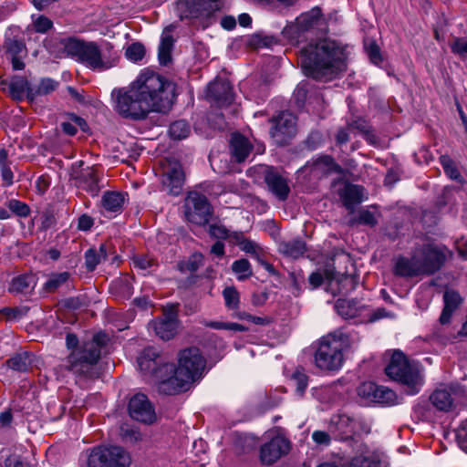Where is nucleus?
Returning a JSON list of instances; mask_svg holds the SVG:
<instances>
[{"mask_svg":"<svg viewBox=\"0 0 467 467\" xmlns=\"http://www.w3.org/2000/svg\"><path fill=\"white\" fill-rule=\"evenodd\" d=\"M223 296L225 301V306L228 309L236 310L240 303V296L238 291L234 286H228L223 289Z\"/></svg>","mask_w":467,"mask_h":467,"instance_id":"obj_51","label":"nucleus"},{"mask_svg":"<svg viewBox=\"0 0 467 467\" xmlns=\"http://www.w3.org/2000/svg\"><path fill=\"white\" fill-rule=\"evenodd\" d=\"M252 149L253 146L247 138L239 133L232 135L230 150L237 162L244 161L249 156Z\"/></svg>","mask_w":467,"mask_h":467,"instance_id":"obj_29","label":"nucleus"},{"mask_svg":"<svg viewBox=\"0 0 467 467\" xmlns=\"http://www.w3.org/2000/svg\"><path fill=\"white\" fill-rule=\"evenodd\" d=\"M365 313L363 323H373L383 318L394 317V314L384 307L372 310L367 306V311Z\"/></svg>","mask_w":467,"mask_h":467,"instance_id":"obj_47","label":"nucleus"},{"mask_svg":"<svg viewBox=\"0 0 467 467\" xmlns=\"http://www.w3.org/2000/svg\"><path fill=\"white\" fill-rule=\"evenodd\" d=\"M348 129L357 130L364 134L365 139L370 144H377L378 137L376 136L374 130L368 125L366 119H357L348 123Z\"/></svg>","mask_w":467,"mask_h":467,"instance_id":"obj_39","label":"nucleus"},{"mask_svg":"<svg viewBox=\"0 0 467 467\" xmlns=\"http://www.w3.org/2000/svg\"><path fill=\"white\" fill-rule=\"evenodd\" d=\"M314 169L324 175L332 173L342 174L343 169L338 165L335 160L329 155L319 157L314 161Z\"/></svg>","mask_w":467,"mask_h":467,"instance_id":"obj_33","label":"nucleus"},{"mask_svg":"<svg viewBox=\"0 0 467 467\" xmlns=\"http://www.w3.org/2000/svg\"><path fill=\"white\" fill-rule=\"evenodd\" d=\"M66 54L75 60L86 65L93 70L103 71L114 67L118 61V55L113 52L111 44H107L109 55L102 53L96 42L85 41L76 37H67L61 40Z\"/></svg>","mask_w":467,"mask_h":467,"instance_id":"obj_4","label":"nucleus"},{"mask_svg":"<svg viewBox=\"0 0 467 467\" xmlns=\"http://www.w3.org/2000/svg\"><path fill=\"white\" fill-rule=\"evenodd\" d=\"M463 389L459 385L439 388L430 396L432 405L439 410L449 411L453 406V396L462 395Z\"/></svg>","mask_w":467,"mask_h":467,"instance_id":"obj_21","label":"nucleus"},{"mask_svg":"<svg viewBox=\"0 0 467 467\" xmlns=\"http://www.w3.org/2000/svg\"><path fill=\"white\" fill-rule=\"evenodd\" d=\"M162 374L159 375L158 390L166 395H175L189 389L192 383L190 378L179 374V369L173 364L162 365Z\"/></svg>","mask_w":467,"mask_h":467,"instance_id":"obj_9","label":"nucleus"},{"mask_svg":"<svg viewBox=\"0 0 467 467\" xmlns=\"http://www.w3.org/2000/svg\"><path fill=\"white\" fill-rule=\"evenodd\" d=\"M444 307L439 321L441 325H447L451 321L452 314L460 307L462 298L460 294L452 289H447L443 294Z\"/></svg>","mask_w":467,"mask_h":467,"instance_id":"obj_28","label":"nucleus"},{"mask_svg":"<svg viewBox=\"0 0 467 467\" xmlns=\"http://www.w3.org/2000/svg\"><path fill=\"white\" fill-rule=\"evenodd\" d=\"M211 236L217 239H226L230 236L228 229L220 224H211L209 227Z\"/></svg>","mask_w":467,"mask_h":467,"instance_id":"obj_59","label":"nucleus"},{"mask_svg":"<svg viewBox=\"0 0 467 467\" xmlns=\"http://www.w3.org/2000/svg\"><path fill=\"white\" fill-rule=\"evenodd\" d=\"M11 162L8 161L7 150L0 149V171L4 184L10 186L13 183L14 174L10 168Z\"/></svg>","mask_w":467,"mask_h":467,"instance_id":"obj_43","label":"nucleus"},{"mask_svg":"<svg viewBox=\"0 0 467 467\" xmlns=\"http://www.w3.org/2000/svg\"><path fill=\"white\" fill-rule=\"evenodd\" d=\"M220 0H178L177 12L181 20L209 16L220 6Z\"/></svg>","mask_w":467,"mask_h":467,"instance_id":"obj_12","label":"nucleus"},{"mask_svg":"<svg viewBox=\"0 0 467 467\" xmlns=\"http://www.w3.org/2000/svg\"><path fill=\"white\" fill-rule=\"evenodd\" d=\"M451 256L452 253L443 244H424L415 250L410 258V276L432 275L439 271Z\"/></svg>","mask_w":467,"mask_h":467,"instance_id":"obj_6","label":"nucleus"},{"mask_svg":"<svg viewBox=\"0 0 467 467\" xmlns=\"http://www.w3.org/2000/svg\"><path fill=\"white\" fill-rule=\"evenodd\" d=\"M326 278L330 280V285H332L335 282V279L330 277V274L326 272L325 273ZM337 284L340 285L341 287H338L337 293L338 294H347L352 290L355 289L356 283L353 277L348 275L341 276L340 278L336 280Z\"/></svg>","mask_w":467,"mask_h":467,"instance_id":"obj_49","label":"nucleus"},{"mask_svg":"<svg viewBox=\"0 0 467 467\" xmlns=\"http://www.w3.org/2000/svg\"><path fill=\"white\" fill-rule=\"evenodd\" d=\"M264 181L267 189L280 201H285L290 193L288 181L277 168L267 166L264 171Z\"/></svg>","mask_w":467,"mask_h":467,"instance_id":"obj_18","label":"nucleus"},{"mask_svg":"<svg viewBox=\"0 0 467 467\" xmlns=\"http://www.w3.org/2000/svg\"><path fill=\"white\" fill-rule=\"evenodd\" d=\"M357 393L366 402L390 403L395 399V393L391 389L369 381L361 383Z\"/></svg>","mask_w":467,"mask_h":467,"instance_id":"obj_19","label":"nucleus"},{"mask_svg":"<svg viewBox=\"0 0 467 467\" xmlns=\"http://www.w3.org/2000/svg\"><path fill=\"white\" fill-rule=\"evenodd\" d=\"M52 26H53L52 21L44 16H40L34 22L35 29L38 33H46L52 27Z\"/></svg>","mask_w":467,"mask_h":467,"instance_id":"obj_61","label":"nucleus"},{"mask_svg":"<svg viewBox=\"0 0 467 467\" xmlns=\"http://www.w3.org/2000/svg\"><path fill=\"white\" fill-rule=\"evenodd\" d=\"M290 451V441L283 436H275L261 447L260 458L264 464H273Z\"/></svg>","mask_w":467,"mask_h":467,"instance_id":"obj_20","label":"nucleus"},{"mask_svg":"<svg viewBox=\"0 0 467 467\" xmlns=\"http://www.w3.org/2000/svg\"><path fill=\"white\" fill-rule=\"evenodd\" d=\"M76 184L78 188L88 192L95 197L99 194L100 187L99 185V178L97 170L94 167H87L74 177Z\"/></svg>","mask_w":467,"mask_h":467,"instance_id":"obj_26","label":"nucleus"},{"mask_svg":"<svg viewBox=\"0 0 467 467\" xmlns=\"http://www.w3.org/2000/svg\"><path fill=\"white\" fill-rule=\"evenodd\" d=\"M335 308L338 315L342 317L348 318H359V322L363 323L367 306L361 304L359 301L354 299H342L339 298L335 304Z\"/></svg>","mask_w":467,"mask_h":467,"instance_id":"obj_25","label":"nucleus"},{"mask_svg":"<svg viewBox=\"0 0 467 467\" xmlns=\"http://www.w3.org/2000/svg\"><path fill=\"white\" fill-rule=\"evenodd\" d=\"M36 278L31 274H24L12 279L8 291L13 294H30L36 286Z\"/></svg>","mask_w":467,"mask_h":467,"instance_id":"obj_30","label":"nucleus"},{"mask_svg":"<svg viewBox=\"0 0 467 467\" xmlns=\"http://www.w3.org/2000/svg\"><path fill=\"white\" fill-rule=\"evenodd\" d=\"M205 366L206 360L197 348H185L179 354V374L189 377L191 383L202 377Z\"/></svg>","mask_w":467,"mask_h":467,"instance_id":"obj_10","label":"nucleus"},{"mask_svg":"<svg viewBox=\"0 0 467 467\" xmlns=\"http://www.w3.org/2000/svg\"><path fill=\"white\" fill-rule=\"evenodd\" d=\"M6 53L11 57H24L26 47L24 41L16 38H8L5 43Z\"/></svg>","mask_w":467,"mask_h":467,"instance_id":"obj_48","label":"nucleus"},{"mask_svg":"<svg viewBox=\"0 0 467 467\" xmlns=\"http://www.w3.org/2000/svg\"><path fill=\"white\" fill-rule=\"evenodd\" d=\"M57 85V82L51 78H43L37 88H32L28 90V99L33 101L37 96L47 95L54 91Z\"/></svg>","mask_w":467,"mask_h":467,"instance_id":"obj_41","label":"nucleus"},{"mask_svg":"<svg viewBox=\"0 0 467 467\" xmlns=\"http://www.w3.org/2000/svg\"><path fill=\"white\" fill-rule=\"evenodd\" d=\"M107 258L106 247L101 244L99 250L88 249L85 253V265L88 271H93L96 266Z\"/></svg>","mask_w":467,"mask_h":467,"instance_id":"obj_40","label":"nucleus"},{"mask_svg":"<svg viewBox=\"0 0 467 467\" xmlns=\"http://www.w3.org/2000/svg\"><path fill=\"white\" fill-rule=\"evenodd\" d=\"M440 163L443 168L446 175L449 176L451 180L458 182H463V178L459 171L455 162L448 155H441L440 157Z\"/></svg>","mask_w":467,"mask_h":467,"instance_id":"obj_44","label":"nucleus"},{"mask_svg":"<svg viewBox=\"0 0 467 467\" xmlns=\"http://www.w3.org/2000/svg\"><path fill=\"white\" fill-rule=\"evenodd\" d=\"M206 96L209 100L215 103L218 107L229 106L234 100L232 86L229 81L224 79H215L210 83L207 88Z\"/></svg>","mask_w":467,"mask_h":467,"instance_id":"obj_22","label":"nucleus"},{"mask_svg":"<svg viewBox=\"0 0 467 467\" xmlns=\"http://www.w3.org/2000/svg\"><path fill=\"white\" fill-rule=\"evenodd\" d=\"M291 379L296 387V391L302 396L307 387L308 377L302 370L296 369L292 374Z\"/></svg>","mask_w":467,"mask_h":467,"instance_id":"obj_57","label":"nucleus"},{"mask_svg":"<svg viewBox=\"0 0 467 467\" xmlns=\"http://www.w3.org/2000/svg\"><path fill=\"white\" fill-rule=\"evenodd\" d=\"M169 132L172 139L180 140L189 136L191 128L185 120L180 119L171 124Z\"/></svg>","mask_w":467,"mask_h":467,"instance_id":"obj_46","label":"nucleus"},{"mask_svg":"<svg viewBox=\"0 0 467 467\" xmlns=\"http://www.w3.org/2000/svg\"><path fill=\"white\" fill-rule=\"evenodd\" d=\"M350 467H379V464L368 457L358 456L351 461Z\"/></svg>","mask_w":467,"mask_h":467,"instance_id":"obj_62","label":"nucleus"},{"mask_svg":"<svg viewBox=\"0 0 467 467\" xmlns=\"http://www.w3.org/2000/svg\"><path fill=\"white\" fill-rule=\"evenodd\" d=\"M272 138L278 145H285L296 133V118L290 112H281L273 119Z\"/></svg>","mask_w":467,"mask_h":467,"instance_id":"obj_14","label":"nucleus"},{"mask_svg":"<svg viewBox=\"0 0 467 467\" xmlns=\"http://www.w3.org/2000/svg\"><path fill=\"white\" fill-rule=\"evenodd\" d=\"M301 67L307 77L329 80L347 69V55L341 43L323 38L300 50Z\"/></svg>","mask_w":467,"mask_h":467,"instance_id":"obj_1","label":"nucleus"},{"mask_svg":"<svg viewBox=\"0 0 467 467\" xmlns=\"http://www.w3.org/2000/svg\"><path fill=\"white\" fill-rule=\"evenodd\" d=\"M356 223L373 227L378 223V220L373 212L368 209H361L358 211V217L350 221L351 224Z\"/></svg>","mask_w":467,"mask_h":467,"instance_id":"obj_54","label":"nucleus"},{"mask_svg":"<svg viewBox=\"0 0 467 467\" xmlns=\"http://www.w3.org/2000/svg\"><path fill=\"white\" fill-rule=\"evenodd\" d=\"M6 206L11 213L21 218L29 216L31 213L30 207L26 202L16 199L9 200L6 202Z\"/></svg>","mask_w":467,"mask_h":467,"instance_id":"obj_50","label":"nucleus"},{"mask_svg":"<svg viewBox=\"0 0 467 467\" xmlns=\"http://www.w3.org/2000/svg\"><path fill=\"white\" fill-rule=\"evenodd\" d=\"M32 362L33 356L29 352L16 354L7 360V364L12 369L20 372L28 370Z\"/></svg>","mask_w":467,"mask_h":467,"instance_id":"obj_37","label":"nucleus"},{"mask_svg":"<svg viewBox=\"0 0 467 467\" xmlns=\"http://www.w3.org/2000/svg\"><path fill=\"white\" fill-rule=\"evenodd\" d=\"M355 430V423L347 415H337L331 418L329 432L335 439L348 440L351 438Z\"/></svg>","mask_w":467,"mask_h":467,"instance_id":"obj_27","label":"nucleus"},{"mask_svg":"<svg viewBox=\"0 0 467 467\" xmlns=\"http://www.w3.org/2000/svg\"><path fill=\"white\" fill-rule=\"evenodd\" d=\"M145 47L141 43L135 42L130 45L125 50V56L133 62L141 60L145 56Z\"/></svg>","mask_w":467,"mask_h":467,"instance_id":"obj_56","label":"nucleus"},{"mask_svg":"<svg viewBox=\"0 0 467 467\" xmlns=\"http://www.w3.org/2000/svg\"><path fill=\"white\" fill-rule=\"evenodd\" d=\"M337 195L343 206L350 213L355 212V207L364 201V188L350 182H344L338 188Z\"/></svg>","mask_w":467,"mask_h":467,"instance_id":"obj_23","label":"nucleus"},{"mask_svg":"<svg viewBox=\"0 0 467 467\" xmlns=\"http://www.w3.org/2000/svg\"><path fill=\"white\" fill-rule=\"evenodd\" d=\"M124 203V196L117 192H106L101 200L102 206L109 212H118Z\"/></svg>","mask_w":467,"mask_h":467,"instance_id":"obj_38","label":"nucleus"},{"mask_svg":"<svg viewBox=\"0 0 467 467\" xmlns=\"http://www.w3.org/2000/svg\"><path fill=\"white\" fill-rule=\"evenodd\" d=\"M70 274L68 272L52 273L44 285L46 291L53 293L68 281Z\"/></svg>","mask_w":467,"mask_h":467,"instance_id":"obj_42","label":"nucleus"},{"mask_svg":"<svg viewBox=\"0 0 467 467\" xmlns=\"http://www.w3.org/2000/svg\"><path fill=\"white\" fill-rule=\"evenodd\" d=\"M116 285L119 286V289L123 292L124 296L130 297L131 295V284L129 276L119 278L115 282Z\"/></svg>","mask_w":467,"mask_h":467,"instance_id":"obj_64","label":"nucleus"},{"mask_svg":"<svg viewBox=\"0 0 467 467\" xmlns=\"http://www.w3.org/2000/svg\"><path fill=\"white\" fill-rule=\"evenodd\" d=\"M131 84L150 111H166L176 99V85L156 72L145 70Z\"/></svg>","mask_w":467,"mask_h":467,"instance_id":"obj_3","label":"nucleus"},{"mask_svg":"<svg viewBox=\"0 0 467 467\" xmlns=\"http://www.w3.org/2000/svg\"><path fill=\"white\" fill-rule=\"evenodd\" d=\"M425 382L424 368L410 360V395L418 394Z\"/></svg>","mask_w":467,"mask_h":467,"instance_id":"obj_34","label":"nucleus"},{"mask_svg":"<svg viewBox=\"0 0 467 467\" xmlns=\"http://www.w3.org/2000/svg\"><path fill=\"white\" fill-rule=\"evenodd\" d=\"M129 412L132 419L143 423L151 424L156 420L153 406L142 393H138L130 400Z\"/></svg>","mask_w":467,"mask_h":467,"instance_id":"obj_16","label":"nucleus"},{"mask_svg":"<svg viewBox=\"0 0 467 467\" xmlns=\"http://www.w3.org/2000/svg\"><path fill=\"white\" fill-rule=\"evenodd\" d=\"M394 273L397 276H409V261H407L405 258L399 259L395 263Z\"/></svg>","mask_w":467,"mask_h":467,"instance_id":"obj_63","label":"nucleus"},{"mask_svg":"<svg viewBox=\"0 0 467 467\" xmlns=\"http://www.w3.org/2000/svg\"><path fill=\"white\" fill-rule=\"evenodd\" d=\"M331 433L323 431H315L312 439L317 445L328 446L331 441Z\"/></svg>","mask_w":467,"mask_h":467,"instance_id":"obj_60","label":"nucleus"},{"mask_svg":"<svg viewBox=\"0 0 467 467\" xmlns=\"http://www.w3.org/2000/svg\"><path fill=\"white\" fill-rule=\"evenodd\" d=\"M163 311L164 317L151 322L150 327L160 338L170 340L177 332V307L175 306H166Z\"/></svg>","mask_w":467,"mask_h":467,"instance_id":"obj_17","label":"nucleus"},{"mask_svg":"<svg viewBox=\"0 0 467 467\" xmlns=\"http://www.w3.org/2000/svg\"><path fill=\"white\" fill-rule=\"evenodd\" d=\"M239 248L246 254H251L255 260L261 259L262 255H265L264 249L259 244L247 238L241 243Z\"/></svg>","mask_w":467,"mask_h":467,"instance_id":"obj_55","label":"nucleus"},{"mask_svg":"<svg viewBox=\"0 0 467 467\" xmlns=\"http://www.w3.org/2000/svg\"><path fill=\"white\" fill-rule=\"evenodd\" d=\"M202 260L203 257L201 254H193L188 260L179 263L178 266L182 272L193 273L202 265Z\"/></svg>","mask_w":467,"mask_h":467,"instance_id":"obj_52","label":"nucleus"},{"mask_svg":"<svg viewBox=\"0 0 467 467\" xmlns=\"http://www.w3.org/2000/svg\"><path fill=\"white\" fill-rule=\"evenodd\" d=\"M138 365L141 371L159 378L162 374V365L158 351L151 347L145 348L138 358Z\"/></svg>","mask_w":467,"mask_h":467,"instance_id":"obj_24","label":"nucleus"},{"mask_svg":"<svg viewBox=\"0 0 467 467\" xmlns=\"http://www.w3.org/2000/svg\"><path fill=\"white\" fill-rule=\"evenodd\" d=\"M133 264L135 267L146 270L156 265V261L153 258L148 257L147 255H138L133 257Z\"/></svg>","mask_w":467,"mask_h":467,"instance_id":"obj_58","label":"nucleus"},{"mask_svg":"<svg viewBox=\"0 0 467 467\" xmlns=\"http://www.w3.org/2000/svg\"><path fill=\"white\" fill-rule=\"evenodd\" d=\"M172 26L166 27L161 35V43L159 46V61L161 65L166 66L171 59V50L173 47L174 39L170 32Z\"/></svg>","mask_w":467,"mask_h":467,"instance_id":"obj_31","label":"nucleus"},{"mask_svg":"<svg viewBox=\"0 0 467 467\" xmlns=\"http://www.w3.org/2000/svg\"><path fill=\"white\" fill-rule=\"evenodd\" d=\"M322 22L319 9H312L310 12L302 14L296 18V26L299 32L311 30Z\"/></svg>","mask_w":467,"mask_h":467,"instance_id":"obj_32","label":"nucleus"},{"mask_svg":"<svg viewBox=\"0 0 467 467\" xmlns=\"http://www.w3.org/2000/svg\"><path fill=\"white\" fill-rule=\"evenodd\" d=\"M109 340L107 334L99 332L93 336L91 340L85 341L79 348H77L78 344L77 336L68 333L66 337V344L67 348L72 351L67 359V370L80 377L98 378L97 363Z\"/></svg>","mask_w":467,"mask_h":467,"instance_id":"obj_2","label":"nucleus"},{"mask_svg":"<svg viewBox=\"0 0 467 467\" xmlns=\"http://www.w3.org/2000/svg\"><path fill=\"white\" fill-rule=\"evenodd\" d=\"M161 185L163 190L171 195H179L184 182V172L181 163L177 161L161 163Z\"/></svg>","mask_w":467,"mask_h":467,"instance_id":"obj_15","label":"nucleus"},{"mask_svg":"<svg viewBox=\"0 0 467 467\" xmlns=\"http://www.w3.org/2000/svg\"><path fill=\"white\" fill-rule=\"evenodd\" d=\"M130 454L121 447H97L88 457V467H129Z\"/></svg>","mask_w":467,"mask_h":467,"instance_id":"obj_8","label":"nucleus"},{"mask_svg":"<svg viewBox=\"0 0 467 467\" xmlns=\"http://www.w3.org/2000/svg\"><path fill=\"white\" fill-rule=\"evenodd\" d=\"M387 362L384 371L392 380L409 384V359L400 349L388 350L384 354Z\"/></svg>","mask_w":467,"mask_h":467,"instance_id":"obj_11","label":"nucleus"},{"mask_svg":"<svg viewBox=\"0 0 467 467\" xmlns=\"http://www.w3.org/2000/svg\"><path fill=\"white\" fill-rule=\"evenodd\" d=\"M111 96L114 109L122 118L143 119L150 112L132 84L127 88L114 89Z\"/></svg>","mask_w":467,"mask_h":467,"instance_id":"obj_7","label":"nucleus"},{"mask_svg":"<svg viewBox=\"0 0 467 467\" xmlns=\"http://www.w3.org/2000/svg\"><path fill=\"white\" fill-rule=\"evenodd\" d=\"M232 271L238 275V280L244 281L253 275L251 265L247 259L242 258L232 264Z\"/></svg>","mask_w":467,"mask_h":467,"instance_id":"obj_45","label":"nucleus"},{"mask_svg":"<svg viewBox=\"0 0 467 467\" xmlns=\"http://www.w3.org/2000/svg\"><path fill=\"white\" fill-rule=\"evenodd\" d=\"M282 254L292 258H298L306 252V244L301 240L283 242L279 245Z\"/></svg>","mask_w":467,"mask_h":467,"instance_id":"obj_36","label":"nucleus"},{"mask_svg":"<svg viewBox=\"0 0 467 467\" xmlns=\"http://www.w3.org/2000/svg\"><path fill=\"white\" fill-rule=\"evenodd\" d=\"M350 348L347 334L335 332L323 337L315 352L316 366L325 371H337L344 363V351Z\"/></svg>","mask_w":467,"mask_h":467,"instance_id":"obj_5","label":"nucleus"},{"mask_svg":"<svg viewBox=\"0 0 467 467\" xmlns=\"http://www.w3.org/2000/svg\"><path fill=\"white\" fill-rule=\"evenodd\" d=\"M187 220L197 225H204L212 216V208L207 198L197 192H191L186 201Z\"/></svg>","mask_w":467,"mask_h":467,"instance_id":"obj_13","label":"nucleus"},{"mask_svg":"<svg viewBox=\"0 0 467 467\" xmlns=\"http://www.w3.org/2000/svg\"><path fill=\"white\" fill-rule=\"evenodd\" d=\"M203 325L206 327L213 328V329H227L238 332L247 331L248 328L238 323H230V322H219V321H205Z\"/></svg>","mask_w":467,"mask_h":467,"instance_id":"obj_53","label":"nucleus"},{"mask_svg":"<svg viewBox=\"0 0 467 467\" xmlns=\"http://www.w3.org/2000/svg\"><path fill=\"white\" fill-rule=\"evenodd\" d=\"M32 89L28 81L23 77L14 78L9 84V92L12 99L22 100L25 97L28 99V90Z\"/></svg>","mask_w":467,"mask_h":467,"instance_id":"obj_35","label":"nucleus"}]
</instances>
